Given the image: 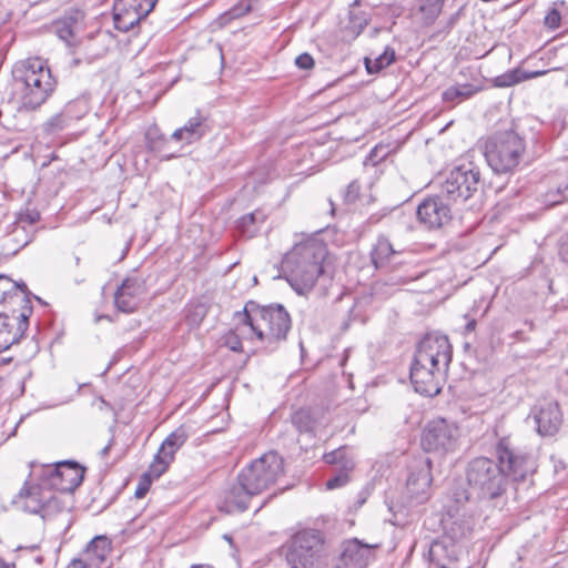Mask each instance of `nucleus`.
<instances>
[{"instance_id": "f257e3e1", "label": "nucleus", "mask_w": 568, "mask_h": 568, "mask_svg": "<svg viewBox=\"0 0 568 568\" xmlns=\"http://www.w3.org/2000/svg\"><path fill=\"white\" fill-rule=\"evenodd\" d=\"M496 453L499 463L487 457H477L467 465L469 494H475L480 499H495L501 496L507 489L508 477L520 481L535 471L532 456L516 447L510 437L499 439Z\"/></svg>"}, {"instance_id": "f03ea898", "label": "nucleus", "mask_w": 568, "mask_h": 568, "mask_svg": "<svg viewBox=\"0 0 568 568\" xmlns=\"http://www.w3.org/2000/svg\"><path fill=\"white\" fill-rule=\"evenodd\" d=\"M450 361L452 346L447 336L426 335L417 346L410 367V382L415 392L429 397L437 395Z\"/></svg>"}, {"instance_id": "7ed1b4c3", "label": "nucleus", "mask_w": 568, "mask_h": 568, "mask_svg": "<svg viewBox=\"0 0 568 568\" xmlns=\"http://www.w3.org/2000/svg\"><path fill=\"white\" fill-rule=\"evenodd\" d=\"M327 254L325 244L308 237L293 246L283 260V272L287 283L300 295L310 292L323 273L322 263Z\"/></svg>"}, {"instance_id": "20e7f679", "label": "nucleus", "mask_w": 568, "mask_h": 568, "mask_svg": "<svg viewBox=\"0 0 568 568\" xmlns=\"http://www.w3.org/2000/svg\"><path fill=\"white\" fill-rule=\"evenodd\" d=\"M14 90L22 109L36 110L53 93L57 81L41 58L22 61L13 70Z\"/></svg>"}, {"instance_id": "39448f33", "label": "nucleus", "mask_w": 568, "mask_h": 568, "mask_svg": "<svg viewBox=\"0 0 568 568\" xmlns=\"http://www.w3.org/2000/svg\"><path fill=\"white\" fill-rule=\"evenodd\" d=\"M237 317L243 322V332L248 329L268 346L285 339L291 328L290 314L281 304L260 306L250 301Z\"/></svg>"}, {"instance_id": "423d86ee", "label": "nucleus", "mask_w": 568, "mask_h": 568, "mask_svg": "<svg viewBox=\"0 0 568 568\" xmlns=\"http://www.w3.org/2000/svg\"><path fill=\"white\" fill-rule=\"evenodd\" d=\"M526 150L524 139L513 130L497 132L487 138L484 155L487 164L495 173L513 172Z\"/></svg>"}, {"instance_id": "0eeeda50", "label": "nucleus", "mask_w": 568, "mask_h": 568, "mask_svg": "<svg viewBox=\"0 0 568 568\" xmlns=\"http://www.w3.org/2000/svg\"><path fill=\"white\" fill-rule=\"evenodd\" d=\"M31 478L38 483L27 481L13 498V506L26 513L38 514L42 519H51L62 513L67 507L65 501L44 485L40 477Z\"/></svg>"}, {"instance_id": "6e6552de", "label": "nucleus", "mask_w": 568, "mask_h": 568, "mask_svg": "<svg viewBox=\"0 0 568 568\" xmlns=\"http://www.w3.org/2000/svg\"><path fill=\"white\" fill-rule=\"evenodd\" d=\"M284 476V460L274 452L254 459L239 474V480L250 493L260 495L272 488Z\"/></svg>"}, {"instance_id": "1a4fd4ad", "label": "nucleus", "mask_w": 568, "mask_h": 568, "mask_svg": "<svg viewBox=\"0 0 568 568\" xmlns=\"http://www.w3.org/2000/svg\"><path fill=\"white\" fill-rule=\"evenodd\" d=\"M84 469L73 462L30 464V477H40L44 485L58 494L72 493L83 480Z\"/></svg>"}, {"instance_id": "9d476101", "label": "nucleus", "mask_w": 568, "mask_h": 568, "mask_svg": "<svg viewBox=\"0 0 568 568\" xmlns=\"http://www.w3.org/2000/svg\"><path fill=\"white\" fill-rule=\"evenodd\" d=\"M29 294L24 283H14L8 276L0 275V317L10 321L13 326L24 324L28 328L33 311Z\"/></svg>"}, {"instance_id": "9b49d317", "label": "nucleus", "mask_w": 568, "mask_h": 568, "mask_svg": "<svg viewBox=\"0 0 568 568\" xmlns=\"http://www.w3.org/2000/svg\"><path fill=\"white\" fill-rule=\"evenodd\" d=\"M325 537L318 529L305 528L296 531L290 541L287 560L297 568H313L324 556Z\"/></svg>"}, {"instance_id": "f8f14e48", "label": "nucleus", "mask_w": 568, "mask_h": 568, "mask_svg": "<svg viewBox=\"0 0 568 568\" xmlns=\"http://www.w3.org/2000/svg\"><path fill=\"white\" fill-rule=\"evenodd\" d=\"M480 172L473 163L462 164L450 171L443 184L442 192L449 199L468 200L478 189Z\"/></svg>"}, {"instance_id": "ddd939ff", "label": "nucleus", "mask_w": 568, "mask_h": 568, "mask_svg": "<svg viewBox=\"0 0 568 568\" xmlns=\"http://www.w3.org/2000/svg\"><path fill=\"white\" fill-rule=\"evenodd\" d=\"M459 429L444 418L430 420L423 430L422 446L426 452L448 453L457 447Z\"/></svg>"}, {"instance_id": "4468645a", "label": "nucleus", "mask_w": 568, "mask_h": 568, "mask_svg": "<svg viewBox=\"0 0 568 568\" xmlns=\"http://www.w3.org/2000/svg\"><path fill=\"white\" fill-rule=\"evenodd\" d=\"M158 0H114L113 20L119 31L128 32L145 19Z\"/></svg>"}, {"instance_id": "2eb2a0df", "label": "nucleus", "mask_w": 568, "mask_h": 568, "mask_svg": "<svg viewBox=\"0 0 568 568\" xmlns=\"http://www.w3.org/2000/svg\"><path fill=\"white\" fill-rule=\"evenodd\" d=\"M432 466L428 458H419L409 468L406 481V495L409 505L422 504L429 497Z\"/></svg>"}, {"instance_id": "dca6fc26", "label": "nucleus", "mask_w": 568, "mask_h": 568, "mask_svg": "<svg viewBox=\"0 0 568 568\" xmlns=\"http://www.w3.org/2000/svg\"><path fill=\"white\" fill-rule=\"evenodd\" d=\"M375 545L362 542L357 538L341 544L339 555L333 568H367L375 559Z\"/></svg>"}, {"instance_id": "f3484780", "label": "nucleus", "mask_w": 568, "mask_h": 568, "mask_svg": "<svg viewBox=\"0 0 568 568\" xmlns=\"http://www.w3.org/2000/svg\"><path fill=\"white\" fill-rule=\"evenodd\" d=\"M187 438V429L180 426L164 439L151 463V471L155 476H161L166 471L174 459L175 453L185 444Z\"/></svg>"}, {"instance_id": "a211bd4d", "label": "nucleus", "mask_w": 568, "mask_h": 568, "mask_svg": "<svg viewBox=\"0 0 568 568\" xmlns=\"http://www.w3.org/2000/svg\"><path fill=\"white\" fill-rule=\"evenodd\" d=\"M146 292L145 282L140 276L125 278L114 293V304L123 313L134 312Z\"/></svg>"}, {"instance_id": "6ab92c4d", "label": "nucleus", "mask_w": 568, "mask_h": 568, "mask_svg": "<svg viewBox=\"0 0 568 568\" xmlns=\"http://www.w3.org/2000/svg\"><path fill=\"white\" fill-rule=\"evenodd\" d=\"M417 217L428 229H439L452 219L449 204L442 196L425 199L417 207Z\"/></svg>"}, {"instance_id": "aec40b11", "label": "nucleus", "mask_w": 568, "mask_h": 568, "mask_svg": "<svg viewBox=\"0 0 568 568\" xmlns=\"http://www.w3.org/2000/svg\"><path fill=\"white\" fill-rule=\"evenodd\" d=\"M534 418L537 430L542 436L555 435L562 423V415L556 402L544 400L534 408Z\"/></svg>"}, {"instance_id": "412c9836", "label": "nucleus", "mask_w": 568, "mask_h": 568, "mask_svg": "<svg viewBox=\"0 0 568 568\" xmlns=\"http://www.w3.org/2000/svg\"><path fill=\"white\" fill-rule=\"evenodd\" d=\"M255 496L254 493H250L237 479V483L226 489L221 500L219 501V509L226 513H242L247 509L251 498Z\"/></svg>"}, {"instance_id": "4be33fe9", "label": "nucleus", "mask_w": 568, "mask_h": 568, "mask_svg": "<svg viewBox=\"0 0 568 568\" xmlns=\"http://www.w3.org/2000/svg\"><path fill=\"white\" fill-rule=\"evenodd\" d=\"M329 419L322 408H301L292 415V424L300 433H315L326 427Z\"/></svg>"}, {"instance_id": "5701e85b", "label": "nucleus", "mask_w": 568, "mask_h": 568, "mask_svg": "<svg viewBox=\"0 0 568 568\" xmlns=\"http://www.w3.org/2000/svg\"><path fill=\"white\" fill-rule=\"evenodd\" d=\"M456 556L457 546L450 539L449 541L435 540L429 546V560L438 568H460Z\"/></svg>"}, {"instance_id": "b1692460", "label": "nucleus", "mask_w": 568, "mask_h": 568, "mask_svg": "<svg viewBox=\"0 0 568 568\" xmlns=\"http://www.w3.org/2000/svg\"><path fill=\"white\" fill-rule=\"evenodd\" d=\"M474 525V517L466 513L457 515L448 514V516L443 519L445 535L454 542L468 536Z\"/></svg>"}, {"instance_id": "393cba45", "label": "nucleus", "mask_w": 568, "mask_h": 568, "mask_svg": "<svg viewBox=\"0 0 568 568\" xmlns=\"http://www.w3.org/2000/svg\"><path fill=\"white\" fill-rule=\"evenodd\" d=\"M206 133V118L201 113L190 118L187 122L180 129H176L171 139L174 141L191 144L199 141Z\"/></svg>"}, {"instance_id": "a878e982", "label": "nucleus", "mask_w": 568, "mask_h": 568, "mask_svg": "<svg viewBox=\"0 0 568 568\" xmlns=\"http://www.w3.org/2000/svg\"><path fill=\"white\" fill-rule=\"evenodd\" d=\"M399 250H395L388 237L379 235L371 251L372 263L376 268L387 266L392 258L399 254Z\"/></svg>"}, {"instance_id": "bb28decb", "label": "nucleus", "mask_w": 568, "mask_h": 568, "mask_svg": "<svg viewBox=\"0 0 568 568\" xmlns=\"http://www.w3.org/2000/svg\"><path fill=\"white\" fill-rule=\"evenodd\" d=\"M480 90L481 87L475 83L454 84L443 91L442 100L445 103L455 105L471 98Z\"/></svg>"}, {"instance_id": "cd10ccee", "label": "nucleus", "mask_w": 568, "mask_h": 568, "mask_svg": "<svg viewBox=\"0 0 568 568\" xmlns=\"http://www.w3.org/2000/svg\"><path fill=\"white\" fill-rule=\"evenodd\" d=\"M27 328L24 324L12 325L10 321L0 317V353L10 348L11 345L19 342L24 335Z\"/></svg>"}, {"instance_id": "c85d7f7f", "label": "nucleus", "mask_w": 568, "mask_h": 568, "mask_svg": "<svg viewBox=\"0 0 568 568\" xmlns=\"http://www.w3.org/2000/svg\"><path fill=\"white\" fill-rule=\"evenodd\" d=\"M546 74V71L526 72L521 69L509 70L494 79V84L497 88H507L520 83L521 81L538 78Z\"/></svg>"}, {"instance_id": "c756f323", "label": "nucleus", "mask_w": 568, "mask_h": 568, "mask_svg": "<svg viewBox=\"0 0 568 568\" xmlns=\"http://www.w3.org/2000/svg\"><path fill=\"white\" fill-rule=\"evenodd\" d=\"M323 460L326 464L339 466L343 471L351 473L355 467L354 455L347 446L324 454Z\"/></svg>"}, {"instance_id": "7c9ffc66", "label": "nucleus", "mask_w": 568, "mask_h": 568, "mask_svg": "<svg viewBox=\"0 0 568 568\" xmlns=\"http://www.w3.org/2000/svg\"><path fill=\"white\" fill-rule=\"evenodd\" d=\"M444 0H415L416 12L424 24H432L440 14Z\"/></svg>"}, {"instance_id": "2f4dec72", "label": "nucleus", "mask_w": 568, "mask_h": 568, "mask_svg": "<svg viewBox=\"0 0 568 568\" xmlns=\"http://www.w3.org/2000/svg\"><path fill=\"white\" fill-rule=\"evenodd\" d=\"M111 551V541L105 536L94 537L85 548V554L92 558L93 564H102Z\"/></svg>"}, {"instance_id": "473e14b6", "label": "nucleus", "mask_w": 568, "mask_h": 568, "mask_svg": "<svg viewBox=\"0 0 568 568\" xmlns=\"http://www.w3.org/2000/svg\"><path fill=\"white\" fill-rule=\"evenodd\" d=\"M264 220L265 215L260 211H255L246 215H243L237 221L239 232L243 236L252 237L256 234V232L258 231V226L264 222Z\"/></svg>"}, {"instance_id": "72a5a7b5", "label": "nucleus", "mask_w": 568, "mask_h": 568, "mask_svg": "<svg viewBox=\"0 0 568 568\" xmlns=\"http://www.w3.org/2000/svg\"><path fill=\"white\" fill-rule=\"evenodd\" d=\"M64 115L69 118L71 122L82 119L90 111V99L83 94L77 99L68 102L63 110Z\"/></svg>"}, {"instance_id": "f704fd0d", "label": "nucleus", "mask_w": 568, "mask_h": 568, "mask_svg": "<svg viewBox=\"0 0 568 568\" xmlns=\"http://www.w3.org/2000/svg\"><path fill=\"white\" fill-rule=\"evenodd\" d=\"M40 221V213L36 210H27L18 215L13 226V236L24 233L27 230H34V225Z\"/></svg>"}, {"instance_id": "c9c22d12", "label": "nucleus", "mask_w": 568, "mask_h": 568, "mask_svg": "<svg viewBox=\"0 0 568 568\" xmlns=\"http://www.w3.org/2000/svg\"><path fill=\"white\" fill-rule=\"evenodd\" d=\"M395 60V51L393 49L386 48L385 51L379 54L373 61L369 59L365 60V65L368 73H375L381 71L382 69L388 67Z\"/></svg>"}, {"instance_id": "e433bc0d", "label": "nucleus", "mask_w": 568, "mask_h": 568, "mask_svg": "<svg viewBox=\"0 0 568 568\" xmlns=\"http://www.w3.org/2000/svg\"><path fill=\"white\" fill-rule=\"evenodd\" d=\"M235 317L237 321L236 328H235V331H231L229 334H226L224 343L231 351L242 352L243 348H242V341H241L240 336L241 335L242 336H248V335L251 336L252 334L250 333L248 329H245L243 332L242 331L243 322L239 320L237 314L235 315Z\"/></svg>"}, {"instance_id": "4c0bfd02", "label": "nucleus", "mask_w": 568, "mask_h": 568, "mask_svg": "<svg viewBox=\"0 0 568 568\" xmlns=\"http://www.w3.org/2000/svg\"><path fill=\"white\" fill-rule=\"evenodd\" d=\"M71 124V121L68 116L64 115V112L61 111L60 113L53 115L51 119H49L44 125L43 129L48 134H57L61 131H63L65 128H68Z\"/></svg>"}, {"instance_id": "58836bf2", "label": "nucleus", "mask_w": 568, "mask_h": 568, "mask_svg": "<svg viewBox=\"0 0 568 568\" xmlns=\"http://www.w3.org/2000/svg\"><path fill=\"white\" fill-rule=\"evenodd\" d=\"M160 476H155L152 471H151V466L149 467V470L146 473H144L139 481V485L135 489V497L136 498H143L146 493L149 491L150 489V486L152 484V480L153 479H156L159 478Z\"/></svg>"}, {"instance_id": "ea45409f", "label": "nucleus", "mask_w": 568, "mask_h": 568, "mask_svg": "<svg viewBox=\"0 0 568 568\" xmlns=\"http://www.w3.org/2000/svg\"><path fill=\"white\" fill-rule=\"evenodd\" d=\"M348 479H349V473L341 470L337 475H335L334 477L329 478L326 481V484H325L326 489L333 490L336 488H341L348 483Z\"/></svg>"}, {"instance_id": "a19ab883", "label": "nucleus", "mask_w": 568, "mask_h": 568, "mask_svg": "<svg viewBox=\"0 0 568 568\" xmlns=\"http://www.w3.org/2000/svg\"><path fill=\"white\" fill-rule=\"evenodd\" d=\"M561 14L556 7H552L545 16L544 23L548 29L555 30L559 28Z\"/></svg>"}, {"instance_id": "79ce46f5", "label": "nucleus", "mask_w": 568, "mask_h": 568, "mask_svg": "<svg viewBox=\"0 0 568 568\" xmlns=\"http://www.w3.org/2000/svg\"><path fill=\"white\" fill-rule=\"evenodd\" d=\"M359 194L361 185L356 180H354L347 185L344 192V200L347 203H353L359 197Z\"/></svg>"}, {"instance_id": "37998d69", "label": "nucleus", "mask_w": 568, "mask_h": 568, "mask_svg": "<svg viewBox=\"0 0 568 568\" xmlns=\"http://www.w3.org/2000/svg\"><path fill=\"white\" fill-rule=\"evenodd\" d=\"M34 235V230H27L24 233H20L16 237L13 236V231L11 232L9 240L13 241L19 247L26 246L29 242H31Z\"/></svg>"}, {"instance_id": "c03bdc74", "label": "nucleus", "mask_w": 568, "mask_h": 568, "mask_svg": "<svg viewBox=\"0 0 568 568\" xmlns=\"http://www.w3.org/2000/svg\"><path fill=\"white\" fill-rule=\"evenodd\" d=\"M295 64L302 70H310L314 67V59L308 53H302L295 59Z\"/></svg>"}, {"instance_id": "a18cd8bd", "label": "nucleus", "mask_w": 568, "mask_h": 568, "mask_svg": "<svg viewBox=\"0 0 568 568\" xmlns=\"http://www.w3.org/2000/svg\"><path fill=\"white\" fill-rule=\"evenodd\" d=\"M251 10L248 3L241 2L239 6L233 7L229 12L225 13L230 19L240 18Z\"/></svg>"}, {"instance_id": "49530a36", "label": "nucleus", "mask_w": 568, "mask_h": 568, "mask_svg": "<svg viewBox=\"0 0 568 568\" xmlns=\"http://www.w3.org/2000/svg\"><path fill=\"white\" fill-rule=\"evenodd\" d=\"M204 316V308L202 305H197L194 307L193 313L189 312L186 315V320L190 322L192 326L199 325L201 320Z\"/></svg>"}, {"instance_id": "de8ad7c7", "label": "nucleus", "mask_w": 568, "mask_h": 568, "mask_svg": "<svg viewBox=\"0 0 568 568\" xmlns=\"http://www.w3.org/2000/svg\"><path fill=\"white\" fill-rule=\"evenodd\" d=\"M559 256L562 262L568 264V235L567 239L560 244Z\"/></svg>"}, {"instance_id": "09e8293b", "label": "nucleus", "mask_w": 568, "mask_h": 568, "mask_svg": "<svg viewBox=\"0 0 568 568\" xmlns=\"http://www.w3.org/2000/svg\"><path fill=\"white\" fill-rule=\"evenodd\" d=\"M567 190H568V184L565 185L564 189L558 187V190H557L558 195L551 201V203L556 204V203H560L561 201H564L566 199L565 191H567Z\"/></svg>"}, {"instance_id": "8fccbe9b", "label": "nucleus", "mask_w": 568, "mask_h": 568, "mask_svg": "<svg viewBox=\"0 0 568 568\" xmlns=\"http://www.w3.org/2000/svg\"><path fill=\"white\" fill-rule=\"evenodd\" d=\"M87 567H88V564L84 562L82 559H73L69 565V568H87Z\"/></svg>"}, {"instance_id": "3c124183", "label": "nucleus", "mask_w": 568, "mask_h": 568, "mask_svg": "<svg viewBox=\"0 0 568 568\" xmlns=\"http://www.w3.org/2000/svg\"><path fill=\"white\" fill-rule=\"evenodd\" d=\"M476 327V321L475 320H469L466 325H465V333H470L475 329Z\"/></svg>"}, {"instance_id": "603ef678", "label": "nucleus", "mask_w": 568, "mask_h": 568, "mask_svg": "<svg viewBox=\"0 0 568 568\" xmlns=\"http://www.w3.org/2000/svg\"><path fill=\"white\" fill-rule=\"evenodd\" d=\"M112 444H113V439H110V442L108 443V445H106V446H104V447L101 449V452H100L101 457H103V458H104V457H106V455H108V454H109V452H110V448H111Z\"/></svg>"}, {"instance_id": "864d4df0", "label": "nucleus", "mask_w": 568, "mask_h": 568, "mask_svg": "<svg viewBox=\"0 0 568 568\" xmlns=\"http://www.w3.org/2000/svg\"><path fill=\"white\" fill-rule=\"evenodd\" d=\"M367 24H368V21H367V19H366V18H364V19L359 22V24H358L359 30L357 31V33H359V32H361V31H362V30H363Z\"/></svg>"}, {"instance_id": "5fc2aeb1", "label": "nucleus", "mask_w": 568, "mask_h": 568, "mask_svg": "<svg viewBox=\"0 0 568 568\" xmlns=\"http://www.w3.org/2000/svg\"><path fill=\"white\" fill-rule=\"evenodd\" d=\"M462 499L468 500L469 499V494L468 493H464L462 497H457V501H460Z\"/></svg>"}, {"instance_id": "6e6d98bb", "label": "nucleus", "mask_w": 568, "mask_h": 568, "mask_svg": "<svg viewBox=\"0 0 568 568\" xmlns=\"http://www.w3.org/2000/svg\"><path fill=\"white\" fill-rule=\"evenodd\" d=\"M0 568H9V566L2 559H0Z\"/></svg>"}, {"instance_id": "4d7b16f0", "label": "nucleus", "mask_w": 568, "mask_h": 568, "mask_svg": "<svg viewBox=\"0 0 568 568\" xmlns=\"http://www.w3.org/2000/svg\"><path fill=\"white\" fill-rule=\"evenodd\" d=\"M191 568H211V567L210 566L195 565V566H192Z\"/></svg>"}, {"instance_id": "13d9d810", "label": "nucleus", "mask_w": 568, "mask_h": 568, "mask_svg": "<svg viewBox=\"0 0 568 568\" xmlns=\"http://www.w3.org/2000/svg\"><path fill=\"white\" fill-rule=\"evenodd\" d=\"M376 152H377V148H375L374 150H372V152H371L369 156H371V158H373V156L376 154Z\"/></svg>"}, {"instance_id": "bf43d9fd", "label": "nucleus", "mask_w": 568, "mask_h": 568, "mask_svg": "<svg viewBox=\"0 0 568 568\" xmlns=\"http://www.w3.org/2000/svg\"><path fill=\"white\" fill-rule=\"evenodd\" d=\"M359 3H361V0H355V1L353 2V6H359Z\"/></svg>"}, {"instance_id": "052dcab7", "label": "nucleus", "mask_w": 568, "mask_h": 568, "mask_svg": "<svg viewBox=\"0 0 568 568\" xmlns=\"http://www.w3.org/2000/svg\"><path fill=\"white\" fill-rule=\"evenodd\" d=\"M224 539H226V541H231V538H227V536H224Z\"/></svg>"}, {"instance_id": "680f3d73", "label": "nucleus", "mask_w": 568, "mask_h": 568, "mask_svg": "<svg viewBox=\"0 0 568 568\" xmlns=\"http://www.w3.org/2000/svg\"><path fill=\"white\" fill-rule=\"evenodd\" d=\"M224 539H226V541H231V538H227V536H224Z\"/></svg>"}, {"instance_id": "e2e57ef3", "label": "nucleus", "mask_w": 568, "mask_h": 568, "mask_svg": "<svg viewBox=\"0 0 568 568\" xmlns=\"http://www.w3.org/2000/svg\"><path fill=\"white\" fill-rule=\"evenodd\" d=\"M224 539H226V541H231V538H227V536H224Z\"/></svg>"}]
</instances>
